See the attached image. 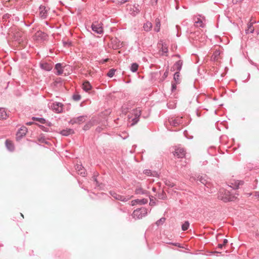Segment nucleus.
<instances>
[{
  "instance_id": "1",
  "label": "nucleus",
  "mask_w": 259,
  "mask_h": 259,
  "mask_svg": "<svg viewBox=\"0 0 259 259\" xmlns=\"http://www.w3.org/2000/svg\"><path fill=\"white\" fill-rule=\"evenodd\" d=\"M141 113L142 110L140 108H136L131 110L128 115V121L131 123V126H133L139 122Z\"/></svg>"
},
{
  "instance_id": "2",
  "label": "nucleus",
  "mask_w": 259,
  "mask_h": 259,
  "mask_svg": "<svg viewBox=\"0 0 259 259\" xmlns=\"http://www.w3.org/2000/svg\"><path fill=\"white\" fill-rule=\"evenodd\" d=\"M219 198L225 202L231 201L233 200V198L229 191L224 189L220 190Z\"/></svg>"
},
{
  "instance_id": "3",
  "label": "nucleus",
  "mask_w": 259,
  "mask_h": 259,
  "mask_svg": "<svg viewBox=\"0 0 259 259\" xmlns=\"http://www.w3.org/2000/svg\"><path fill=\"white\" fill-rule=\"evenodd\" d=\"M147 210L145 207H142L135 210L132 214L133 217L136 219H140L146 216Z\"/></svg>"
},
{
  "instance_id": "4",
  "label": "nucleus",
  "mask_w": 259,
  "mask_h": 259,
  "mask_svg": "<svg viewBox=\"0 0 259 259\" xmlns=\"http://www.w3.org/2000/svg\"><path fill=\"white\" fill-rule=\"evenodd\" d=\"M102 25L101 23L98 22H93L91 25L92 30L97 34H102L104 32Z\"/></svg>"
},
{
  "instance_id": "5",
  "label": "nucleus",
  "mask_w": 259,
  "mask_h": 259,
  "mask_svg": "<svg viewBox=\"0 0 259 259\" xmlns=\"http://www.w3.org/2000/svg\"><path fill=\"white\" fill-rule=\"evenodd\" d=\"M109 193L113 198L116 200H120L121 201L126 202L130 200L131 198V197H130L129 196L121 195L119 194H117L116 192L114 191H110Z\"/></svg>"
},
{
  "instance_id": "6",
  "label": "nucleus",
  "mask_w": 259,
  "mask_h": 259,
  "mask_svg": "<svg viewBox=\"0 0 259 259\" xmlns=\"http://www.w3.org/2000/svg\"><path fill=\"white\" fill-rule=\"evenodd\" d=\"M87 116L85 115H82V116H79L77 117H74L70 119L69 121V123L74 124L75 123L77 124H81L83 122H84L86 120Z\"/></svg>"
},
{
  "instance_id": "7",
  "label": "nucleus",
  "mask_w": 259,
  "mask_h": 259,
  "mask_svg": "<svg viewBox=\"0 0 259 259\" xmlns=\"http://www.w3.org/2000/svg\"><path fill=\"white\" fill-rule=\"evenodd\" d=\"M27 132V128L25 126H21L17 132L16 140L17 141L20 140L24 136H25Z\"/></svg>"
},
{
  "instance_id": "8",
  "label": "nucleus",
  "mask_w": 259,
  "mask_h": 259,
  "mask_svg": "<svg viewBox=\"0 0 259 259\" xmlns=\"http://www.w3.org/2000/svg\"><path fill=\"white\" fill-rule=\"evenodd\" d=\"M51 108L56 113H61L63 110V104L60 102H54L51 106Z\"/></svg>"
},
{
  "instance_id": "9",
  "label": "nucleus",
  "mask_w": 259,
  "mask_h": 259,
  "mask_svg": "<svg viewBox=\"0 0 259 259\" xmlns=\"http://www.w3.org/2000/svg\"><path fill=\"white\" fill-rule=\"evenodd\" d=\"M169 123L171 126H178L180 125L183 122V118L182 117H177L175 118H171L168 120Z\"/></svg>"
},
{
  "instance_id": "10",
  "label": "nucleus",
  "mask_w": 259,
  "mask_h": 259,
  "mask_svg": "<svg viewBox=\"0 0 259 259\" xmlns=\"http://www.w3.org/2000/svg\"><path fill=\"white\" fill-rule=\"evenodd\" d=\"M174 155V156H177L179 158H183L185 157L186 155V151L184 148L179 147H177L175 148Z\"/></svg>"
},
{
  "instance_id": "11",
  "label": "nucleus",
  "mask_w": 259,
  "mask_h": 259,
  "mask_svg": "<svg viewBox=\"0 0 259 259\" xmlns=\"http://www.w3.org/2000/svg\"><path fill=\"white\" fill-rule=\"evenodd\" d=\"M39 16L42 19H46L48 16V10L47 8L43 5H40L39 8Z\"/></svg>"
},
{
  "instance_id": "12",
  "label": "nucleus",
  "mask_w": 259,
  "mask_h": 259,
  "mask_svg": "<svg viewBox=\"0 0 259 259\" xmlns=\"http://www.w3.org/2000/svg\"><path fill=\"white\" fill-rule=\"evenodd\" d=\"M135 193L136 194H141V195H148L149 194L148 191L143 189L141 185H137L136 187V189L135 190Z\"/></svg>"
},
{
  "instance_id": "13",
  "label": "nucleus",
  "mask_w": 259,
  "mask_h": 259,
  "mask_svg": "<svg viewBox=\"0 0 259 259\" xmlns=\"http://www.w3.org/2000/svg\"><path fill=\"white\" fill-rule=\"evenodd\" d=\"M39 65L41 69L47 71H51L53 68L52 65L47 62H41Z\"/></svg>"
},
{
  "instance_id": "14",
  "label": "nucleus",
  "mask_w": 259,
  "mask_h": 259,
  "mask_svg": "<svg viewBox=\"0 0 259 259\" xmlns=\"http://www.w3.org/2000/svg\"><path fill=\"white\" fill-rule=\"evenodd\" d=\"M76 170L77 171L78 175H80L82 177H85L86 175L85 170L82 165L77 164L76 166Z\"/></svg>"
},
{
  "instance_id": "15",
  "label": "nucleus",
  "mask_w": 259,
  "mask_h": 259,
  "mask_svg": "<svg viewBox=\"0 0 259 259\" xmlns=\"http://www.w3.org/2000/svg\"><path fill=\"white\" fill-rule=\"evenodd\" d=\"M131 14L133 16H136L138 14H139L140 12V9H139V5L135 4L133 6V7L132 9H131Z\"/></svg>"
},
{
  "instance_id": "16",
  "label": "nucleus",
  "mask_w": 259,
  "mask_h": 259,
  "mask_svg": "<svg viewBox=\"0 0 259 259\" xmlns=\"http://www.w3.org/2000/svg\"><path fill=\"white\" fill-rule=\"evenodd\" d=\"M183 65V61L182 60H179L177 61L174 65L173 68L174 70L176 69L177 72H180L181 71Z\"/></svg>"
},
{
  "instance_id": "17",
  "label": "nucleus",
  "mask_w": 259,
  "mask_h": 259,
  "mask_svg": "<svg viewBox=\"0 0 259 259\" xmlns=\"http://www.w3.org/2000/svg\"><path fill=\"white\" fill-rule=\"evenodd\" d=\"M55 69L57 70L56 74L58 75H62L63 73V69L62 66V64L60 63H57L55 65Z\"/></svg>"
},
{
  "instance_id": "18",
  "label": "nucleus",
  "mask_w": 259,
  "mask_h": 259,
  "mask_svg": "<svg viewBox=\"0 0 259 259\" xmlns=\"http://www.w3.org/2000/svg\"><path fill=\"white\" fill-rule=\"evenodd\" d=\"M60 134L64 136H68L70 135L74 134V130L71 128H66L60 132Z\"/></svg>"
},
{
  "instance_id": "19",
  "label": "nucleus",
  "mask_w": 259,
  "mask_h": 259,
  "mask_svg": "<svg viewBox=\"0 0 259 259\" xmlns=\"http://www.w3.org/2000/svg\"><path fill=\"white\" fill-rule=\"evenodd\" d=\"M92 88V87L89 81H85L82 83V89L85 92H89Z\"/></svg>"
},
{
  "instance_id": "20",
  "label": "nucleus",
  "mask_w": 259,
  "mask_h": 259,
  "mask_svg": "<svg viewBox=\"0 0 259 259\" xmlns=\"http://www.w3.org/2000/svg\"><path fill=\"white\" fill-rule=\"evenodd\" d=\"M7 148L10 151H13L14 150V146L13 143L10 140H7L5 142Z\"/></svg>"
},
{
  "instance_id": "21",
  "label": "nucleus",
  "mask_w": 259,
  "mask_h": 259,
  "mask_svg": "<svg viewBox=\"0 0 259 259\" xmlns=\"http://www.w3.org/2000/svg\"><path fill=\"white\" fill-rule=\"evenodd\" d=\"M152 28V24L149 22L147 21L143 25V29L147 32L150 31Z\"/></svg>"
},
{
  "instance_id": "22",
  "label": "nucleus",
  "mask_w": 259,
  "mask_h": 259,
  "mask_svg": "<svg viewBox=\"0 0 259 259\" xmlns=\"http://www.w3.org/2000/svg\"><path fill=\"white\" fill-rule=\"evenodd\" d=\"M197 182H199L204 185L206 186L207 184V181L206 179V176H199L196 179Z\"/></svg>"
},
{
  "instance_id": "23",
  "label": "nucleus",
  "mask_w": 259,
  "mask_h": 259,
  "mask_svg": "<svg viewBox=\"0 0 259 259\" xmlns=\"http://www.w3.org/2000/svg\"><path fill=\"white\" fill-rule=\"evenodd\" d=\"M7 114L5 108H0V119H6Z\"/></svg>"
},
{
  "instance_id": "24",
  "label": "nucleus",
  "mask_w": 259,
  "mask_h": 259,
  "mask_svg": "<svg viewBox=\"0 0 259 259\" xmlns=\"http://www.w3.org/2000/svg\"><path fill=\"white\" fill-rule=\"evenodd\" d=\"M160 20L159 18L155 19V27L154 28V31L158 32L160 31Z\"/></svg>"
},
{
  "instance_id": "25",
  "label": "nucleus",
  "mask_w": 259,
  "mask_h": 259,
  "mask_svg": "<svg viewBox=\"0 0 259 259\" xmlns=\"http://www.w3.org/2000/svg\"><path fill=\"white\" fill-rule=\"evenodd\" d=\"M139 65L137 63H133L131 64L130 70L133 72H136L138 70Z\"/></svg>"
},
{
  "instance_id": "26",
  "label": "nucleus",
  "mask_w": 259,
  "mask_h": 259,
  "mask_svg": "<svg viewBox=\"0 0 259 259\" xmlns=\"http://www.w3.org/2000/svg\"><path fill=\"white\" fill-rule=\"evenodd\" d=\"M32 119L34 121H38L41 124L46 123V119L44 118L32 117Z\"/></svg>"
},
{
  "instance_id": "27",
  "label": "nucleus",
  "mask_w": 259,
  "mask_h": 259,
  "mask_svg": "<svg viewBox=\"0 0 259 259\" xmlns=\"http://www.w3.org/2000/svg\"><path fill=\"white\" fill-rule=\"evenodd\" d=\"M174 79L176 83H179L180 82V72H176L174 75Z\"/></svg>"
},
{
  "instance_id": "28",
  "label": "nucleus",
  "mask_w": 259,
  "mask_h": 259,
  "mask_svg": "<svg viewBox=\"0 0 259 259\" xmlns=\"http://www.w3.org/2000/svg\"><path fill=\"white\" fill-rule=\"evenodd\" d=\"M189 222L188 221H185L182 225V230L184 231L187 230L189 228Z\"/></svg>"
},
{
  "instance_id": "29",
  "label": "nucleus",
  "mask_w": 259,
  "mask_h": 259,
  "mask_svg": "<svg viewBox=\"0 0 259 259\" xmlns=\"http://www.w3.org/2000/svg\"><path fill=\"white\" fill-rule=\"evenodd\" d=\"M244 184V182L242 181H237L235 182V186H234V189H238L240 186L243 185Z\"/></svg>"
},
{
  "instance_id": "30",
  "label": "nucleus",
  "mask_w": 259,
  "mask_h": 259,
  "mask_svg": "<svg viewBox=\"0 0 259 259\" xmlns=\"http://www.w3.org/2000/svg\"><path fill=\"white\" fill-rule=\"evenodd\" d=\"M195 23H196V26L197 27H204V24L203 23L202 20H201L199 18H197V20L196 21Z\"/></svg>"
},
{
  "instance_id": "31",
  "label": "nucleus",
  "mask_w": 259,
  "mask_h": 259,
  "mask_svg": "<svg viewBox=\"0 0 259 259\" xmlns=\"http://www.w3.org/2000/svg\"><path fill=\"white\" fill-rule=\"evenodd\" d=\"M115 72V69H111L109 70L107 74V75L109 77H112Z\"/></svg>"
},
{
  "instance_id": "32",
  "label": "nucleus",
  "mask_w": 259,
  "mask_h": 259,
  "mask_svg": "<svg viewBox=\"0 0 259 259\" xmlns=\"http://www.w3.org/2000/svg\"><path fill=\"white\" fill-rule=\"evenodd\" d=\"M254 31V28L251 24L248 25V28L246 30V33H252Z\"/></svg>"
},
{
  "instance_id": "33",
  "label": "nucleus",
  "mask_w": 259,
  "mask_h": 259,
  "mask_svg": "<svg viewBox=\"0 0 259 259\" xmlns=\"http://www.w3.org/2000/svg\"><path fill=\"white\" fill-rule=\"evenodd\" d=\"M38 140L39 142L41 143H47L46 140L44 136L42 135H40L38 138Z\"/></svg>"
},
{
  "instance_id": "34",
  "label": "nucleus",
  "mask_w": 259,
  "mask_h": 259,
  "mask_svg": "<svg viewBox=\"0 0 259 259\" xmlns=\"http://www.w3.org/2000/svg\"><path fill=\"white\" fill-rule=\"evenodd\" d=\"M72 99L75 101H78L81 99V96L79 94H74L72 96Z\"/></svg>"
},
{
  "instance_id": "35",
  "label": "nucleus",
  "mask_w": 259,
  "mask_h": 259,
  "mask_svg": "<svg viewBox=\"0 0 259 259\" xmlns=\"http://www.w3.org/2000/svg\"><path fill=\"white\" fill-rule=\"evenodd\" d=\"M63 46L65 47H69L72 46V42L69 40L63 41Z\"/></svg>"
},
{
  "instance_id": "36",
  "label": "nucleus",
  "mask_w": 259,
  "mask_h": 259,
  "mask_svg": "<svg viewBox=\"0 0 259 259\" xmlns=\"http://www.w3.org/2000/svg\"><path fill=\"white\" fill-rule=\"evenodd\" d=\"M157 197L160 199H164L165 198V194L162 191L161 193L158 194Z\"/></svg>"
},
{
  "instance_id": "37",
  "label": "nucleus",
  "mask_w": 259,
  "mask_h": 259,
  "mask_svg": "<svg viewBox=\"0 0 259 259\" xmlns=\"http://www.w3.org/2000/svg\"><path fill=\"white\" fill-rule=\"evenodd\" d=\"M138 202L141 204H145L148 202L147 199H138Z\"/></svg>"
},
{
  "instance_id": "38",
  "label": "nucleus",
  "mask_w": 259,
  "mask_h": 259,
  "mask_svg": "<svg viewBox=\"0 0 259 259\" xmlns=\"http://www.w3.org/2000/svg\"><path fill=\"white\" fill-rule=\"evenodd\" d=\"M165 185L169 187H173L175 184L173 183L170 182L169 181L166 180L165 182Z\"/></svg>"
},
{
  "instance_id": "39",
  "label": "nucleus",
  "mask_w": 259,
  "mask_h": 259,
  "mask_svg": "<svg viewBox=\"0 0 259 259\" xmlns=\"http://www.w3.org/2000/svg\"><path fill=\"white\" fill-rule=\"evenodd\" d=\"M39 127H40V128L41 130H42V131H44V132H49V128L46 127H45V126H43V125H39Z\"/></svg>"
},
{
  "instance_id": "40",
  "label": "nucleus",
  "mask_w": 259,
  "mask_h": 259,
  "mask_svg": "<svg viewBox=\"0 0 259 259\" xmlns=\"http://www.w3.org/2000/svg\"><path fill=\"white\" fill-rule=\"evenodd\" d=\"M91 126V123H88L87 124H85L83 127V130H89L90 127Z\"/></svg>"
},
{
  "instance_id": "41",
  "label": "nucleus",
  "mask_w": 259,
  "mask_h": 259,
  "mask_svg": "<svg viewBox=\"0 0 259 259\" xmlns=\"http://www.w3.org/2000/svg\"><path fill=\"white\" fill-rule=\"evenodd\" d=\"M165 221V218H162L156 222V224L159 225L160 223H163Z\"/></svg>"
},
{
  "instance_id": "42",
  "label": "nucleus",
  "mask_w": 259,
  "mask_h": 259,
  "mask_svg": "<svg viewBox=\"0 0 259 259\" xmlns=\"http://www.w3.org/2000/svg\"><path fill=\"white\" fill-rule=\"evenodd\" d=\"M37 33H38V37H45L46 36V34L45 33H44V32H41V31L38 32Z\"/></svg>"
},
{
  "instance_id": "43",
  "label": "nucleus",
  "mask_w": 259,
  "mask_h": 259,
  "mask_svg": "<svg viewBox=\"0 0 259 259\" xmlns=\"http://www.w3.org/2000/svg\"><path fill=\"white\" fill-rule=\"evenodd\" d=\"M143 173L147 176H151V171L149 169H145L144 170Z\"/></svg>"
},
{
  "instance_id": "44",
  "label": "nucleus",
  "mask_w": 259,
  "mask_h": 259,
  "mask_svg": "<svg viewBox=\"0 0 259 259\" xmlns=\"http://www.w3.org/2000/svg\"><path fill=\"white\" fill-rule=\"evenodd\" d=\"M168 70L167 69L165 72L163 74V75L162 76V78H163V79H164L165 78H166L167 76H168Z\"/></svg>"
},
{
  "instance_id": "45",
  "label": "nucleus",
  "mask_w": 259,
  "mask_h": 259,
  "mask_svg": "<svg viewBox=\"0 0 259 259\" xmlns=\"http://www.w3.org/2000/svg\"><path fill=\"white\" fill-rule=\"evenodd\" d=\"M177 83H174L173 82H171V90L172 91H174V90H175L176 89V88H177Z\"/></svg>"
},
{
  "instance_id": "46",
  "label": "nucleus",
  "mask_w": 259,
  "mask_h": 259,
  "mask_svg": "<svg viewBox=\"0 0 259 259\" xmlns=\"http://www.w3.org/2000/svg\"><path fill=\"white\" fill-rule=\"evenodd\" d=\"M158 0H151V4L152 6L157 5Z\"/></svg>"
},
{
  "instance_id": "47",
  "label": "nucleus",
  "mask_w": 259,
  "mask_h": 259,
  "mask_svg": "<svg viewBox=\"0 0 259 259\" xmlns=\"http://www.w3.org/2000/svg\"><path fill=\"white\" fill-rule=\"evenodd\" d=\"M149 204L150 205H154L155 204V201L151 198H150V203Z\"/></svg>"
},
{
  "instance_id": "48",
  "label": "nucleus",
  "mask_w": 259,
  "mask_h": 259,
  "mask_svg": "<svg viewBox=\"0 0 259 259\" xmlns=\"http://www.w3.org/2000/svg\"><path fill=\"white\" fill-rule=\"evenodd\" d=\"M244 0H232V3L233 4H237L238 3H241Z\"/></svg>"
},
{
  "instance_id": "49",
  "label": "nucleus",
  "mask_w": 259,
  "mask_h": 259,
  "mask_svg": "<svg viewBox=\"0 0 259 259\" xmlns=\"http://www.w3.org/2000/svg\"><path fill=\"white\" fill-rule=\"evenodd\" d=\"M138 203V199L134 200L131 201V205H135L136 204Z\"/></svg>"
},
{
  "instance_id": "50",
  "label": "nucleus",
  "mask_w": 259,
  "mask_h": 259,
  "mask_svg": "<svg viewBox=\"0 0 259 259\" xmlns=\"http://www.w3.org/2000/svg\"><path fill=\"white\" fill-rule=\"evenodd\" d=\"M162 51L164 53H167L168 49L167 48L164 47L163 46L162 48Z\"/></svg>"
},
{
  "instance_id": "51",
  "label": "nucleus",
  "mask_w": 259,
  "mask_h": 259,
  "mask_svg": "<svg viewBox=\"0 0 259 259\" xmlns=\"http://www.w3.org/2000/svg\"><path fill=\"white\" fill-rule=\"evenodd\" d=\"M169 244H172L174 246L181 247L180 244L178 243H168Z\"/></svg>"
},
{
  "instance_id": "52",
  "label": "nucleus",
  "mask_w": 259,
  "mask_h": 259,
  "mask_svg": "<svg viewBox=\"0 0 259 259\" xmlns=\"http://www.w3.org/2000/svg\"><path fill=\"white\" fill-rule=\"evenodd\" d=\"M219 55V53H218V52H215V53L212 56H214L213 59L215 60Z\"/></svg>"
},
{
  "instance_id": "53",
  "label": "nucleus",
  "mask_w": 259,
  "mask_h": 259,
  "mask_svg": "<svg viewBox=\"0 0 259 259\" xmlns=\"http://www.w3.org/2000/svg\"><path fill=\"white\" fill-rule=\"evenodd\" d=\"M102 130V128L101 127L98 126V127H97V128H96V131L97 132L100 133V132H101Z\"/></svg>"
},
{
  "instance_id": "54",
  "label": "nucleus",
  "mask_w": 259,
  "mask_h": 259,
  "mask_svg": "<svg viewBox=\"0 0 259 259\" xmlns=\"http://www.w3.org/2000/svg\"><path fill=\"white\" fill-rule=\"evenodd\" d=\"M224 246V244L219 243L218 245V248L220 249H222L223 247Z\"/></svg>"
},
{
  "instance_id": "55",
  "label": "nucleus",
  "mask_w": 259,
  "mask_h": 259,
  "mask_svg": "<svg viewBox=\"0 0 259 259\" xmlns=\"http://www.w3.org/2000/svg\"><path fill=\"white\" fill-rule=\"evenodd\" d=\"M47 125H48V126H52V123L50 121H46V123Z\"/></svg>"
},
{
  "instance_id": "56",
  "label": "nucleus",
  "mask_w": 259,
  "mask_h": 259,
  "mask_svg": "<svg viewBox=\"0 0 259 259\" xmlns=\"http://www.w3.org/2000/svg\"><path fill=\"white\" fill-rule=\"evenodd\" d=\"M129 0H120V4H123L126 2H128Z\"/></svg>"
},
{
  "instance_id": "57",
  "label": "nucleus",
  "mask_w": 259,
  "mask_h": 259,
  "mask_svg": "<svg viewBox=\"0 0 259 259\" xmlns=\"http://www.w3.org/2000/svg\"><path fill=\"white\" fill-rule=\"evenodd\" d=\"M228 240L227 239H225L223 240V244H224V246H225L227 243H228Z\"/></svg>"
},
{
  "instance_id": "58",
  "label": "nucleus",
  "mask_w": 259,
  "mask_h": 259,
  "mask_svg": "<svg viewBox=\"0 0 259 259\" xmlns=\"http://www.w3.org/2000/svg\"><path fill=\"white\" fill-rule=\"evenodd\" d=\"M93 178H94V181L96 182V184H98V181L97 180L96 178L94 176Z\"/></svg>"
},
{
  "instance_id": "59",
  "label": "nucleus",
  "mask_w": 259,
  "mask_h": 259,
  "mask_svg": "<svg viewBox=\"0 0 259 259\" xmlns=\"http://www.w3.org/2000/svg\"><path fill=\"white\" fill-rule=\"evenodd\" d=\"M33 123L32 122H27L26 124L27 125H31Z\"/></svg>"
},
{
  "instance_id": "60",
  "label": "nucleus",
  "mask_w": 259,
  "mask_h": 259,
  "mask_svg": "<svg viewBox=\"0 0 259 259\" xmlns=\"http://www.w3.org/2000/svg\"><path fill=\"white\" fill-rule=\"evenodd\" d=\"M156 188H155V187H153V188H152V191H153V192H155V191H156Z\"/></svg>"
},
{
  "instance_id": "61",
  "label": "nucleus",
  "mask_w": 259,
  "mask_h": 259,
  "mask_svg": "<svg viewBox=\"0 0 259 259\" xmlns=\"http://www.w3.org/2000/svg\"><path fill=\"white\" fill-rule=\"evenodd\" d=\"M179 9V5L177 4V6H176V10H178Z\"/></svg>"
},
{
  "instance_id": "62",
  "label": "nucleus",
  "mask_w": 259,
  "mask_h": 259,
  "mask_svg": "<svg viewBox=\"0 0 259 259\" xmlns=\"http://www.w3.org/2000/svg\"><path fill=\"white\" fill-rule=\"evenodd\" d=\"M108 61V59H106L104 60V62H106Z\"/></svg>"
},
{
  "instance_id": "63",
  "label": "nucleus",
  "mask_w": 259,
  "mask_h": 259,
  "mask_svg": "<svg viewBox=\"0 0 259 259\" xmlns=\"http://www.w3.org/2000/svg\"><path fill=\"white\" fill-rule=\"evenodd\" d=\"M175 2L177 4L179 2V0H175Z\"/></svg>"
},
{
  "instance_id": "64",
  "label": "nucleus",
  "mask_w": 259,
  "mask_h": 259,
  "mask_svg": "<svg viewBox=\"0 0 259 259\" xmlns=\"http://www.w3.org/2000/svg\"><path fill=\"white\" fill-rule=\"evenodd\" d=\"M215 253H220V252H218V251H215Z\"/></svg>"
}]
</instances>
